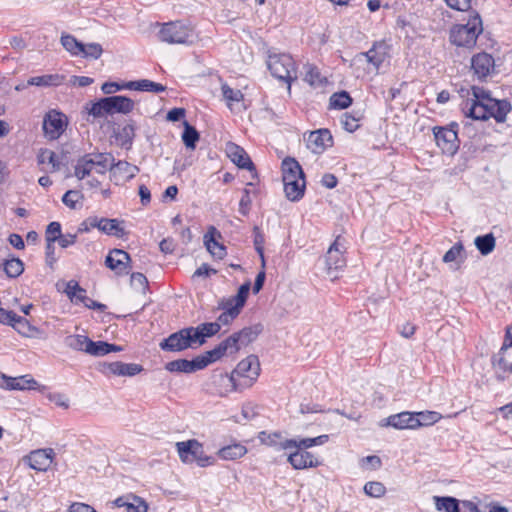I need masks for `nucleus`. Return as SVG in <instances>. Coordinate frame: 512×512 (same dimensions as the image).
<instances>
[{
    "instance_id": "obj_26",
    "label": "nucleus",
    "mask_w": 512,
    "mask_h": 512,
    "mask_svg": "<svg viewBox=\"0 0 512 512\" xmlns=\"http://www.w3.org/2000/svg\"><path fill=\"white\" fill-rule=\"evenodd\" d=\"M329 440L328 435H320L313 438H301L299 440L297 439H286L283 440L282 443H280V449L286 450L290 448H300L302 450H305L313 447V446H320L325 444Z\"/></svg>"
},
{
    "instance_id": "obj_9",
    "label": "nucleus",
    "mask_w": 512,
    "mask_h": 512,
    "mask_svg": "<svg viewBox=\"0 0 512 512\" xmlns=\"http://www.w3.org/2000/svg\"><path fill=\"white\" fill-rule=\"evenodd\" d=\"M458 124L452 123L449 128L435 127L433 129L437 146L443 153L453 155L459 148L456 128Z\"/></svg>"
},
{
    "instance_id": "obj_30",
    "label": "nucleus",
    "mask_w": 512,
    "mask_h": 512,
    "mask_svg": "<svg viewBox=\"0 0 512 512\" xmlns=\"http://www.w3.org/2000/svg\"><path fill=\"white\" fill-rule=\"evenodd\" d=\"M221 326L216 322L202 323L197 327H191L196 346H201L205 343L206 338L214 336L220 330Z\"/></svg>"
},
{
    "instance_id": "obj_47",
    "label": "nucleus",
    "mask_w": 512,
    "mask_h": 512,
    "mask_svg": "<svg viewBox=\"0 0 512 512\" xmlns=\"http://www.w3.org/2000/svg\"><path fill=\"white\" fill-rule=\"evenodd\" d=\"M352 104V98L346 91L336 92L330 97V107L335 109H346Z\"/></svg>"
},
{
    "instance_id": "obj_12",
    "label": "nucleus",
    "mask_w": 512,
    "mask_h": 512,
    "mask_svg": "<svg viewBox=\"0 0 512 512\" xmlns=\"http://www.w3.org/2000/svg\"><path fill=\"white\" fill-rule=\"evenodd\" d=\"M98 370L105 376H128L132 377L140 373L143 368L135 363L116 362H103L98 366Z\"/></svg>"
},
{
    "instance_id": "obj_20",
    "label": "nucleus",
    "mask_w": 512,
    "mask_h": 512,
    "mask_svg": "<svg viewBox=\"0 0 512 512\" xmlns=\"http://www.w3.org/2000/svg\"><path fill=\"white\" fill-rule=\"evenodd\" d=\"M333 145V137L328 129H319L310 133L307 147L315 154L322 153Z\"/></svg>"
},
{
    "instance_id": "obj_58",
    "label": "nucleus",
    "mask_w": 512,
    "mask_h": 512,
    "mask_svg": "<svg viewBox=\"0 0 512 512\" xmlns=\"http://www.w3.org/2000/svg\"><path fill=\"white\" fill-rule=\"evenodd\" d=\"M103 53L102 46L98 43L84 44V51L80 56L85 58L99 59Z\"/></svg>"
},
{
    "instance_id": "obj_19",
    "label": "nucleus",
    "mask_w": 512,
    "mask_h": 512,
    "mask_svg": "<svg viewBox=\"0 0 512 512\" xmlns=\"http://www.w3.org/2000/svg\"><path fill=\"white\" fill-rule=\"evenodd\" d=\"M130 261L131 258L127 252L121 249H113L107 255L105 264L117 275H125L129 273L128 264Z\"/></svg>"
},
{
    "instance_id": "obj_31",
    "label": "nucleus",
    "mask_w": 512,
    "mask_h": 512,
    "mask_svg": "<svg viewBox=\"0 0 512 512\" xmlns=\"http://www.w3.org/2000/svg\"><path fill=\"white\" fill-rule=\"evenodd\" d=\"M111 115L114 113L128 114L134 109V101L126 96L106 97Z\"/></svg>"
},
{
    "instance_id": "obj_23",
    "label": "nucleus",
    "mask_w": 512,
    "mask_h": 512,
    "mask_svg": "<svg viewBox=\"0 0 512 512\" xmlns=\"http://www.w3.org/2000/svg\"><path fill=\"white\" fill-rule=\"evenodd\" d=\"M288 462L297 470L314 468L320 465V462L312 453L300 448H296V451L288 456Z\"/></svg>"
},
{
    "instance_id": "obj_7",
    "label": "nucleus",
    "mask_w": 512,
    "mask_h": 512,
    "mask_svg": "<svg viewBox=\"0 0 512 512\" xmlns=\"http://www.w3.org/2000/svg\"><path fill=\"white\" fill-rule=\"evenodd\" d=\"M162 42L168 44L192 43L193 29L181 21L164 23L158 32Z\"/></svg>"
},
{
    "instance_id": "obj_8",
    "label": "nucleus",
    "mask_w": 512,
    "mask_h": 512,
    "mask_svg": "<svg viewBox=\"0 0 512 512\" xmlns=\"http://www.w3.org/2000/svg\"><path fill=\"white\" fill-rule=\"evenodd\" d=\"M159 346L162 350L170 352H180L187 348L197 347L191 327L183 328L172 333L167 338L163 339Z\"/></svg>"
},
{
    "instance_id": "obj_53",
    "label": "nucleus",
    "mask_w": 512,
    "mask_h": 512,
    "mask_svg": "<svg viewBox=\"0 0 512 512\" xmlns=\"http://www.w3.org/2000/svg\"><path fill=\"white\" fill-rule=\"evenodd\" d=\"M259 441L267 446L276 447L278 446L280 448V443L283 441H279L281 439V433L279 432H273V433H267L265 431H261L258 435Z\"/></svg>"
},
{
    "instance_id": "obj_10",
    "label": "nucleus",
    "mask_w": 512,
    "mask_h": 512,
    "mask_svg": "<svg viewBox=\"0 0 512 512\" xmlns=\"http://www.w3.org/2000/svg\"><path fill=\"white\" fill-rule=\"evenodd\" d=\"M389 56V47L384 41L375 42L366 52H361L355 56V60L367 61L374 70L378 71L381 65Z\"/></svg>"
},
{
    "instance_id": "obj_41",
    "label": "nucleus",
    "mask_w": 512,
    "mask_h": 512,
    "mask_svg": "<svg viewBox=\"0 0 512 512\" xmlns=\"http://www.w3.org/2000/svg\"><path fill=\"white\" fill-rule=\"evenodd\" d=\"M115 137L121 147L129 148L135 137L134 126L132 124H126L117 133H115Z\"/></svg>"
},
{
    "instance_id": "obj_14",
    "label": "nucleus",
    "mask_w": 512,
    "mask_h": 512,
    "mask_svg": "<svg viewBox=\"0 0 512 512\" xmlns=\"http://www.w3.org/2000/svg\"><path fill=\"white\" fill-rule=\"evenodd\" d=\"M111 178L116 184L124 183L134 178L139 172V168L127 161L115 160L109 165Z\"/></svg>"
},
{
    "instance_id": "obj_5",
    "label": "nucleus",
    "mask_w": 512,
    "mask_h": 512,
    "mask_svg": "<svg viewBox=\"0 0 512 512\" xmlns=\"http://www.w3.org/2000/svg\"><path fill=\"white\" fill-rule=\"evenodd\" d=\"M113 161L114 157L110 153L86 154L78 159L75 165V176L82 180L89 176L93 170L99 174H104Z\"/></svg>"
},
{
    "instance_id": "obj_33",
    "label": "nucleus",
    "mask_w": 512,
    "mask_h": 512,
    "mask_svg": "<svg viewBox=\"0 0 512 512\" xmlns=\"http://www.w3.org/2000/svg\"><path fill=\"white\" fill-rule=\"evenodd\" d=\"M219 309L223 310V313L219 315L218 321L220 325H229L241 312V308L232 304L226 299H223L219 303Z\"/></svg>"
},
{
    "instance_id": "obj_24",
    "label": "nucleus",
    "mask_w": 512,
    "mask_h": 512,
    "mask_svg": "<svg viewBox=\"0 0 512 512\" xmlns=\"http://www.w3.org/2000/svg\"><path fill=\"white\" fill-rule=\"evenodd\" d=\"M94 220L92 223L89 222L90 226H94L104 234L116 236L122 238L126 232L125 229L120 226V222L117 219L99 218L93 216Z\"/></svg>"
},
{
    "instance_id": "obj_2",
    "label": "nucleus",
    "mask_w": 512,
    "mask_h": 512,
    "mask_svg": "<svg viewBox=\"0 0 512 512\" xmlns=\"http://www.w3.org/2000/svg\"><path fill=\"white\" fill-rule=\"evenodd\" d=\"M260 362L255 355L241 360L230 375L222 376L231 385V391H243L254 385L260 375Z\"/></svg>"
},
{
    "instance_id": "obj_25",
    "label": "nucleus",
    "mask_w": 512,
    "mask_h": 512,
    "mask_svg": "<svg viewBox=\"0 0 512 512\" xmlns=\"http://www.w3.org/2000/svg\"><path fill=\"white\" fill-rule=\"evenodd\" d=\"M385 425L391 426L396 429H417L418 423L416 420L415 412H401L389 416L386 420Z\"/></svg>"
},
{
    "instance_id": "obj_15",
    "label": "nucleus",
    "mask_w": 512,
    "mask_h": 512,
    "mask_svg": "<svg viewBox=\"0 0 512 512\" xmlns=\"http://www.w3.org/2000/svg\"><path fill=\"white\" fill-rule=\"evenodd\" d=\"M226 154L231 161L239 168L247 169L252 173L253 177L257 176L255 166L246 151L239 145L229 142L226 144Z\"/></svg>"
},
{
    "instance_id": "obj_28",
    "label": "nucleus",
    "mask_w": 512,
    "mask_h": 512,
    "mask_svg": "<svg viewBox=\"0 0 512 512\" xmlns=\"http://www.w3.org/2000/svg\"><path fill=\"white\" fill-rule=\"evenodd\" d=\"M282 181L283 183L305 178L302 167L294 158L287 157L282 161Z\"/></svg>"
},
{
    "instance_id": "obj_4",
    "label": "nucleus",
    "mask_w": 512,
    "mask_h": 512,
    "mask_svg": "<svg viewBox=\"0 0 512 512\" xmlns=\"http://www.w3.org/2000/svg\"><path fill=\"white\" fill-rule=\"evenodd\" d=\"M176 449L185 464L196 463L200 467H207L215 463V459L205 454L203 445L196 439L177 442Z\"/></svg>"
},
{
    "instance_id": "obj_42",
    "label": "nucleus",
    "mask_w": 512,
    "mask_h": 512,
    "mask_svg": "<svg viewBox=\"0 0 512 512\" xmlns=\"http://www.w3.org/2000/svg\"><path fill=\"white\" fill-rule=\"evenodd\" d=\"M435 505L438 510L445 512H459L461 502L454 497H434Z\"/></svg>"
},
{
    "instance_id": "obj_39",
    "label": "nucleus",
    "mask_w": 512,
    "mask_h": 512,
    "mask_svg": "<svg viewBox=\"0 0 512 512\" xmlns=\"http://www.w3.org/2000/svg\"><path fill=\"white\" fill-rule=\"evenodd\" d=\"M262 327L261 325H254L249 327H244L242 330L235 332L237 338L239 339V343L241 347H245L251 342H253L258 335L261 333Z\"/></svg>"
},
{
    "instance_id": "obj_1",
    "label": "nucleus",
    "mask_w": 512,
    "mask_h": 512,
    "mask_svg": "<svg viewBox=\"0 0 512 512\" xmlns=\"http://www.w3.org/2000/svg\"><path fill=\"white\" fill-rule=\"evenodd\" d=\"M471 96L461 103V111L465 117L481 121L494 118L496 122L502 123L511 111L509 101L494 99L489 91L481 87L472 86Z\"/></svg>"
},
{
    "instance_id": "obj_63",
    "label": "nucleus",
    "mask_w": 512,
    "mask_h": 512,
    "mask_svg": "<svg viewBox=\"0 0 512 512\" xmlns=\"http://www.w3.org/2000/svg\"><path fill=\"white\" fill-rule=\"evenodd\" d=\"M82 198L80 192L68 190L62 197V202L71 209H75L76 203Z\"/></svg>"
},
{
    "instance_id": "obj_11",
    "label": "nucleus",
    "mask_w": 512,
    "mask_h": 512,
    "mask_svg": "<svg viewBox=\"0 0 512 512\" xmlns=\"http://www.w3.org/2000/svg\"><path fill=\"white\" fill-rule=\"evenodd\" d=\"M209 364L210 359L205 353L192 360L178 359L170 361L166 364V369L170 372L193 373L204 369Z\"/></svg>"
},
{
    "instance_id": "obj_56",
    "label": "nucleus",
    "mask_w": 512,
    "mask_h": 512,
    "mask_svg": "<svg viewBox=\"0 0 512 512\" xmlns=\"http://www.w3.org/2000/svg\"><path fill=\"white\" fill-rule=\"evenodd\" d=\"M264 235L261 233L258 227L254 228V247L258 255L260 256L262 267L265 266V257H264Z\"/></svg>"
},
{
    "instance_id": "obj_49",
    "label": "nucleus",
    "mask_w": 512,
    "mask_h": 512,
    "mask_svg": "<svg viewBox=\"0 0 512 512\" xmlns=\"http://www.w3.org/2000/svg\"><path fill=\"white\" fill-rule=\"evenodd\" d=\"M418 428L421 426H429L437 423L442 415L436 411H421L415 412Z\"/></svg>"
},
{
    "instance_id": "obj_50",
    "label": "nucleus",
    "mask_w": 512,
    "mask_h": 512,
    "mask_svg": "<svg viewBox=\"0 0 512 512\" xmlns=\"http://www.w3.org/2000/svg\"><path fill=\"white\" fill-rule=\"evenodd\" d=\"M251 283L249 281L242 284L235 296L229 297L226 300L236 305L239 308H243L249 295Z\"/></svg>"
},
{
    "instance_id": "obj_64",
    "label": "nucleus",
    "mask_w": 512,
    "mask_h": 512,
    "mask_svg": "<svg viewBox=\"0 0 512 512\" xmlns=\"http://www.w3.org/2000/svg\"><path fill=\"white\" fill-rule=\"evenodd\" d=\"M131 285L145 292L148 287V280L144 274L135 272L131 274Z\"/></svg>"
},
{
    "instance_id": "obj_60",
    "label": "nucleus",
    "mask_w": 512,
    "mask_h": 512,
    "mask_svg": "<svg viewBox=\"0 0 512 512\" xmlns=\"http://www.w3.org/2000/svg\"><path fill=\"white\" fill-rule=\"evenodd\" d=\"M165 90L166 87L160 83H156L147 79L140 80L139 91L160 93L164 92Z\"/></svg>"
},
{
    "instance_id": "obj_54",
    "label": "nucleus",
    "mask_w": 512,
    "mask_h": 512,
    "mask_svg": "<svg viewBox=\"0 0 512 512\" xmlns=\"http://www.w3.org/2000/svg\"><path fill=\"white\" fill-rule=\"evenodd\" d=\"M364 492L371 497H381L385 494L386 488L381 482L371 481L365 484Z\"/></svg>"
},
{
    "instance_id": "obj_27",
    "label": "nucleus",
    "mask_w": 512,
    "mask_h": 512,
    "mask_svg": "<svg viewBox=\"0 0 512 512\" xmlns=\"http://www.w3.org/2000/svg\"><path fill=\"white\" fill-rule=\"evenodd\" d=\"M38 163L43 165L42 170L47 173H54L60 170L61 157L50 149H43L37 156Z\"/></svg>"
},
{
    "instance_id": "obj_16",
    "label": "nucleus",
    "mask_w": 512,
    "mask_h": 512,
    "mask_svg": "<svg viewBox=\"0 0 512 512\" xmlns=\"http://www.w3.org/2000/svg\"><path fill=\"white\" fill-rule=\"evenodd\" d=\"M344 249V240L338 236L329 247L326 255V265L329 274L332 270H339L345 266Z\"/></svg>"
},
{
    "instance_id": "obj_45",
    "label": "nucleus",
    "mask_w": 512,
    "mask_h": 512,
    "mask_svg": "<svg viewBox=\"0 0 512 512\" xmlns=\"http://www.w3.org/2000/svg\"><path fill=\"white\" fill-rule=\"evenodd\" d=\"M198 131L191 126L187 121H184V131L182 133V140L185 146L189 149H195L196 143L199 140Z\"/></svg>"
},
{
    "instance_id": "obj_61",
    "label": "nucleus",
    "mask_w": 512,
    "mask_h": 512,
    "mask_svg": "<svg viewBox=\"0 0 512 512\" xmlns=\"http://www.w3.org/2000/svg\"><path fill=\"white\" fill-rule=\"evenodd\" d=\"M64 292L66 293V295L70 298V300L72 302H75L77 299V296L80 293L85 292V289L80 287L77 281L70 280L69 282H67Z\"/></svg>"
},
{
    "instance_id": "obj_62",
    "label": "nucleus",
    "mask_w": 512,
    "mask_h": 512,
    "mask_svg": "<svg viewBox=\"0 0 512 512\" xmlns=\"http://www.w3.org/2000/svg\"><path fill=\"white\" fill-rule=\"evenodd\" d=\"M126 511L127 512H147L148 505L142 498L134 496L133 501L129 502L127 504Z\"/></svg>"
},
{
    "instance_id": "obj_6",
    "label": "nucleus",
    "mask_w": 512,
    "mask_h": 512,
    "mask_svg": "<svg viewBox=\"0 0 512 512\" xmlns=\"http://www.w3.org/2000/svg\"><path fill=\"white\" fill-rule=\"evenodd\" d=\"M267 65L271 74L286 82L290 89L291 82L297 79V69L293 58L284 53L269 55Z\"/></svg>"
},
{
    "instance_id": "obj_13",
    "label": "nucleus",
    "mask_w": 512,
    "mask_h": 512,
    "mask_svg": "<svg viewBox=\"0 0 512 512\" xmlns=\"http://www.w3.org/2000/svg\"><path fill=\"white\" fill-rule=\"evenodd\" d=\"M64 115L56 110L49 111L43 120V130L51 140L57 139L65 129Z\"/></svg>"
},
{
    "instance_id": "obj_17",
    "label": "nucleus",
    "mask_w": 512,
    "mask_h": 512,
    "mask_svg": "<svg viewBox=\"0 0 512 512\" xmlns=\"http://www.w3.org/2000/svg\"><path fill=\"white\" fill-rule=\"evenodd\" d=\"M54 455L52 448L38 449L26 456L25 460L30 468L37 471H47L53 462Z\"/></svg>"
},
{
    "instance_id": "obj_59",
    "label": "nucleus",
    "mask_w": 512,
    "mask_h": 512,
    "mask_svg": "<svg viewBox=\"0 0 512 512\" xmlns=\"http://www.w3.org/2000/svg\"><path fill=\"white\" fill-rule=\"evenodd\" d=\"M61 236V225L59 222H51L46 229V242H56Z\"/></svg>"
},
{
    "instance_id": "obj_46",
    "label": "nucleus",
    "mask_w": 512,
    "mask_h": 512,
    "mask_svg": "<svg viewBox=\"0 0 512 512\" xmlns=\"http://www.w3.org/2000/svg\"><path fill=\"white\" fill-rule=\"evenodd\" d=\"M3 270L10 278L20 276L24 271V264L19 258H12L3 263Z\"/></svg>"
},
{
    "instance_id": "obj_48",
    "label": "nucleus",
    "mask_w": 512,
    "mask_h": 512,
    "mask_svg": "<svg viewBox=\"0 0 512 512\" xmlns=\"http://www.w3.org/2000/svg\"><path fill=\"white\" fill-rule=\"evenodd\" d=\"M304 80L312 87H320L325 82V78L321 76L319 69L314 65L306 66Z\"/></svg>"
},
{
    "instance_id": "obj_44",
    "label": "nucleus",
    "mask_w": 512,
    "mask_h": 512,
    "mask_svg": "<svg viewBox=\"0 0 512 512\" xmlns=\"http://www.w3.org/2000/svg\"><path fill=\"white\" fill-rule=\"evenodd\" d=\"M90 338L84 335H69L65 338V344L76 351H82L87 353V346Z\"/></svg>"
},
{
    "instance_id": "obj_40",
    "label": "nucleus",
    "mask_w": 512,
    "mask_h": 512,
    "mask_svg": "<svg viewBox=\"0 0 512 512\" xmlns=\"http://www.w3.org/2000/svg\"><path fill=\"white\" fill-rule=\"evenodd\" d=\"M474 244L482 255H488L494 250L496 240L492 233H488L483 236H477Z\"/></svg>"
},
{
    "instance_id": "obj_37",
    "label": "nucleus",
    "mask_w": 512,
    "mask_h": 512,
    "mask_svg": "<svg viewBox=\"0 0 512 512\" xmlns=\"http://www.w3.org/2000/svg\"><path fill=\"white\" fill-rule=\"evenodd\" d=\"M85 109L88 112V117L92 116L93 118H101L106 115H111L106 97L90 103V106L87 104ZM87 121L90 122L91 120L87 118Z\"/></svg>"
},
{
    "instance_id": "obj_34",
    "label": "nucleus",
    "mask_w": 512,
    "mask_h": 512,
    "mask_svg": "<svg viewBox=\"0 0 512 512\" xmlns=\"http://www.w3.org/2000/svg\"><path fill=\"white\" fill-rule=\"evenodd\" d=\"M65 80V77L60 74H46L42 76L31 77L27 81V85H33L38 87H51L59 86Z\"/></svg>"
},
{
    "instance_id": "obj_38",
    "label": "nucleus",
    "mask_w": 512,
    "mask_h": 512,
    "mask_svg": "<svg viewBox=\"0 0 512 512\" xmlns=\"http://www.w3.org/2000/svg\"><path fill=\"white\" fill-rule=\"evenodd\" d=\"M61 45L72 56H80L84 51V44L73 35L63 33L60 38Z\"/></svg>"
},
{
    "instance_id": "obj_18",
    "label": "nucleus",
    "mask_w": 512,
    "mask_h": 512,
    "mask_svg": "<svg viewBox=\"0 0 512 512\" xmlns=\"http://www.w3.org/2000/svg\"><path fill=\"white\" fill-rule=\"evenodd\" d=\"M241 345L239 343V339L236 334L233 333L228 338L223 340L219 345H217L214 349L207 351L206 355L210 359V363L219 360L224 355H232L237 353L241 349Z\"/></svg>"
},
{
    "instance_id": "obj_43",
    "label": "nucleus",
    "mask_w": 512,
    "mask_h": 512,
    "mask_svg": "<svg viewBox=\"0 0 512 512\" xmlns=\"http://www.w3.org/2000/svg\"><path fill=\"white\" fill-rule=\"evenodd\" d=\"M12 327L23 336L31 337L37 332V328L32 326L27 319L22 316L16 315Z\"/></svg>"
},
{
    "instance_id": "obj_57",
    "label": "nucleus",
    "mask_w": 512,
    "mask_h": 512,
    "mask_svg": "<svg viewBox=\"0 0 512 512\" xmlns=\"http://www.w3.org/2000/svg\"><path fill=\"white\" fill-rule=\"evenodd\" d=\"M463 250V244L461 242L456 243L444 254L443 262L451 263L456 261L458 258L462 257Z\"/></svg>"
},
{
    "instance_id": "obj_35",
    "label": "nucleus",
    "mask_w": 512,
    "mask_h": 512,
    "mask_svg": "<svg viewBox=\"0 0 512 512\" xmlns=\"http://www.w3.org/2000/svg\"><path fill=\"white\" fill-rule=\"evenodd\" d=\"M247 451L248 450L244 445L234 443L219 449L217 455L223 460H237L246 455Z\"/></svg>"
},
{
    "instance_id": "obj_51",
    "label": "nucleus",
    "mask_w": 512,
    "mask_h": 512,
    "mask_svg": "<svg viewBox=\"0 0 512 512\" xmlns=\"http://www.w3.org/2000/svg\"><path fill=\"white\" fill-rule=\"evenodd\" d=\"M361 118L362 115L359 112L354 114L345 113L342 116L341 122L345 130H347L348 132H354L358 129V122L361 120Z\"/></svg>"
},
{
    "instance_id": "obj_52",
    "label": "nucleus",
    "mask_w": 512,
    "mask_h": 512,
    "mask_svg": "<svg viewBox=\"0 0 512 512\" xmlns=\"http://www.w3.org/2000/svg\"><path fill=\"white\" fill-rule=\"evenodd\" d=\"M108 342L105 341H92L90 339L87 346V354L92 356H104L108 354Z\"/></svg>"
},
{
    "instance_id": "obj_55",
    "label": "nucleus",
    "mask_w": 512,
    "mask_h": 512,
    "mask_svg": "<svg viewBox=\"0 0 512 512\" xmlns=\"http://www.w3.org/2000/svg\"><path fill=\"white\" fill-rule=\"evenodd\" d=\"M74 303H76V304L77 303H82L85 307H87L89 309H93V310L104 311L106 309V305L105 304L99 303V302L94 301L91 298H89L86 295V291L80 293L77 296V299H76V301Z\"/></svg>"
},
{
    "instance_id": "obj_22",
    "label": "nucleus",
    "mask_w": 512,
    "mask_h": 512,
    "mask_svg": "<svg viewBox=\"0 0 512 512\" xmlns=\"http://www.w3.org/2000/svg\"><path fill=\"white\" fill-rule=\"evenodd\" d=\"M37 384V381L28 375L10 377L0 374V387L6 390L36 389Z\"/></svg>"
},
{
    "instance_id": "obj_36",
    "label": "nucleus",
    "mask_w": 512,
    "mask_h": 512,
    "mask_svg": "<svg viewBox=\"0 0 512 512\" xmlns=\"http://www.w3.org/2000/svg\"><path fill=\"white\" fill-rule=\"evenodd\" d=\"M214 232H216V229L214 227H211L209 232L204 236V243L207 250L211 253V255L214 258L223 259L224 256L226 255V248L222 244L217 242L214 239L213 235H209Z\"/></svg>"
},
{
    "instance_id": "obj_29",
    "label": "nucleus",
    "mask_w": 512,
    "mask_h": 512,
    "mask_svg": "<svg viewBox=\"0 0 512 512\" xmlns=\"http://www.w3.org/2000/svg\"><path fill=\"white\" fill-rule=\"evenodd\" d=\"M221 91L224 100L226 101L230 110H238L241 111L245 109L243 104L244 95L239 89H233L228 84H223L221 86Z\"/></svg>"
},
{
    "instance_id": "obj_21",
    "label": "nucleus",
    "mask_w": 512,
    "mask_h": 512,
    "mask_svg": "<svg viewBox=\"0 0 512 512\" xmlns=\"http://www.w3.org/2000/svg\"><path fill=\"white\" fill-rule=\"evenodd\" d=\"M495 62L493 57L486 53H478L471 59V68L474 74L479 78H486L494 70Z\"/></svg>"
},
{
    "instance_id": "obj_32",
    "label": "nucleus",
    "mask_w": 512,
    "mask_h": 512,
    "mask_svg": "<svg viewBox=\"0 0 512 512\" xmlns=\"http://www.w3.org/2000/svg\"><path fill=\"white\" fill-rule=\"evenodd\" d=\"M283 184L284 192L288 200L299 201L304 196L306 187L305 178L285 182Z\"/></svg>"
},
{
    "instance_id": "obj_3",
    "label": "nucleus",
    "mask_w": 512,
    "mask_h": 512,
    "mask_svg": "<svg viewBox=\"0 0 512 512\" xmlns=\"http://www.w3.org/2000/svg\"><path fill=\"white\" fill-rule=\"evenodd\" d=\"M482 20L478 13H473L466 24H455L449 32L450 42L458 47L472 48L482 33Z\"/></svg>"
}]
</instances>
